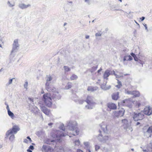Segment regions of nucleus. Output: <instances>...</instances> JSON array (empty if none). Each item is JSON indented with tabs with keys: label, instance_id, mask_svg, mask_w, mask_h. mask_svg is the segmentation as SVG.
Instances as JSON below:
<instances>
[{
	"label": "nucleus",
	"instance_id": "obj_27",
	"mask_svg": "<svg viewBox=\"0 0 152 152\" xmlns=\"http://www.w3.org/2000/svg\"><path fill=\"white\" fill-rule=\"evenodd\" d=\"M101 127L104 133L106 132V131L107 130V127L106 125H102L101 126Z\"/></svg>",
	"mask_w": 152,
	"mask_h": 152
},
{
	"label": "nucleus",
	"instance_id": "obj_57",
	"mask_svg": "<svg viewBox=\"0 0 152 152\" xmlns=\"http://www.w3.org/2000/svg\"><path fill=\"white\" fill-rule=\"evenodd\" d=\"M100 135L102 136V134H100Z\"/></svg>",
	"mask_w": 152,
	"mask_h": 152
},
{
	"label": "nucleus",
	"instance_id": "obj_35",
	"mask_svg": "<svg viewBox=\"0 0 152 152\" xmlns=\"http://www.w3.org/2000/svg\"><path fill=\"white\" fill-rule=\"evenodd\" d=\"M84 144L87 148H88L89 147V145L88 142H84Z\"/></svg>",
	"mask_w": 152,
	"mask_h": 152
},
{
	"label": "nucleus",
	"instance_id": "obj_1",
	"mask_svg": "<svg viewBox=\"0 0 152 152\" xmlns=\"http://www.w3.org/2000/svg\"><path fill=\"white\" fill-rule=\"evenodd\" d=\"M55 97V96H51L50 94L46 93L43 95L42 100L46 106L50 107L52 105V98L53 99Z\"/></svg>",
	"mask_w": 152,
	"mask_h": 152
},
{
	"label": "nucleus",
	"instance_id": "obj_22",
	"mask_svg": "<svg viewBox=\"0 0 152 152\" xmlns=\"http://www.w3.org/2000/svg\"><path fill=\"white\" fill-rule=\"evenodd\" d=\"M27 139H28V140L27 139H25V140H24V142L25 143H28L29 142H32V140L29 137H27Z\"/></svg>",
	"mask_w": 152,
	"mask_h": 152
},
{
	"label": "nucleus",
	"instance_id": "obj_9",
	"mask_svg": "<svg viewBox=\"0 0 152 152\" xmlns=\"http://www.w3.org/2000/svg\"><path fill=\"white\" fill-rule=\"evenodd\" d=\"M85 102L88 104L90 105H93L95 104L93 100L92 97L88 96L85 100Z\"/></svg>",
	"mask_w": 152,
	"mask_h": 152
},
{
	"label": "nucleus",
	"instance_id": "obj_44",
	"mask_svg": "<svg viewBox=\"0 0 152 152\" xmlns=\"http://www.w3.org/2000/svg\"><path fill=\"white\" fill-rule=\"evenodd\" d=\"M102 69H100L98 70L97 71V72L98 73H99L101 71H102Z\"/></svg>",
	"mask_w": 152,
	"mask_h": 152
},
{
	"label": "nucleus",
	"instance_id": "obj_2",
	"mask_svg": "<svg viewBox=\"0 0 152 152\" xmlns=\"http://www.w3.org/2000/svg\"><path fill=\"white\" fill-rule=\"evenodd\" d=\"M132 116L135 121H138L142 120L144 118V115L141 113H139L134 112L132 114Z\"/></svg>",
	"mask_w": 152,
	"mask_h": 152
},
{
	"label": "nucleus",
	"instance_id": "obj_39",
	"mask_svg": "<svg viewBox=\"0 0 152 152\" xmlns=\"http://www.w3.org/2000/svg\"><path fill=\"white\" fill-rule=\"evenodd\" d=\"M12 79H10L9 80V84H11L12 83Z\"/></svg>",
	"mask_w": 152,
	"mask_h": 152
},
{
	"label": "nucleus",
	"instance_id": "obj_50",
	"mask_svg": "<svg viewBox=\"0 0 152 152\" xmlns=\"http://www.w3.org/2000/svg\"><path fill=\"white\" fill-rule=\"evenodd\" d=\"M140 124V123L139 122H137L136 123V125H139V124Z\"/></svg>",
	"mask_w": 152,
	"mask_h": 152
},
{
	"label": "nucleus",
	"instance_id": "obj_26",
	"mask_svg": "<svg viewBox=\"0 0 152 152\" xmlns=\"http://www.w3.org/2000/svg\"><path fill=\"white\" fill-rule=\"evenodd\" d=\"M149 147L148 148V151L151 152L152 151V142H151L149 144Z\"/></svg>",
	"mask_w": 152,
	"mask_h": 152
},
{
	"label": "nucleus",
	"instance_id": "obj_54",
	"mask_svg": "<svg viewBox=\"0 0 152 152\" xmlns=\"http://www.w3.org/2000/svg\"><path fill=\"white\" fill-rule=\"evenodd\" d=\"M54 141V140H51V142H53V141Z\"/></svg>",
	"mask_w": 152,
	"mask_h": 152
},
{
	"label": "nucleus",
	"instance_id": "obj_13",
	"mask_svg": "<svg viewBox=\"0 0 152 152\" xmlns=\"http://www.w3.org/2000/svg\"><path fill=\"white\" fill-rule=\"evenodd\" d=\"M132 58L130 55H126L124 57L123 61H130L132 60Z\"/></svg>",
	"mask_w": 152,
	"mask_h": 152
},
{
	"label": "nucleus",
	"instance_id": "obj_19",
	"mask_svg": "<svg viewBox=\"0 0 152 152\" xmlns=\"http://www.w3.org/2000/svg\"><path fill=\"white\" fill-rule=\"evenodd\" d=\"M132 94L135 97H139L140 95L139 92L137 91H133Z\"/></svg>",
	"mask_w": 152,
	"mask_h": 152
},
{
	"label": "nucleus",
	"instance_id": "obj_49",
	"mask_svg": "<svg viewBox=\"0 0 152 152\" xmlns=\"http://www.w3.org/2000/svg\"><path fill=\"white\" fill-rule=\"evenodd\" d=\"M86 39H88L89 38V36H86Z\"/></svg>",
	"mask_w": 152,
	"mask_h": 152
},
{
	"label": "nucleus",
	"instance_id": "obj_58",
	"mask_svg": "<svg viewBox=\"0 0 152 152\" xmlns=\"http://www.w3.org/2000/svg\"><path fill=\"white\" fill-rule=\"evenodd\" d=\"M144 151H146V150H144Z\"/></svg>",
	"mask_w": 152,
	"mask_h": 152
},
{
	"label": "nucleus",
	"instance_id": "obj_32",
	"mask_svg": "<svg viewBox=\"0 0 152 152\" xmlns=\"http://www.w3.org/2000/svg\"><path fill=\"white\" fill-rule=\"evenodd\" d=\"M64 70L66 72L69 71L70 70V69L68 66H64Z\"/></svg>",
	"mask_w": 152,
	"mask_h": 152
},
{
	"label": "nucleus",
	"instance_id": "obj_53",
	"mask_svg": "<svg viewBox=\"0 0 152 152\" xmlns=\"http://www.w3.org/2000/svg\"><path fill=\"white\" fill-rule=\"evenodd\" d=\"M99 132H100V133H101V131H99Z\"/></svg>",
	"mask_w": 152,
	"mask_h": 152
},
{
	"label": "nucleus",
	"instance_id": "obj_45",
	"mask_svg": "<svg viewBox=\"0 0 152 152\" xmlns=\"http://www.w3.org/2000/svg\"><path fill=\"white\" fill-rule=\"evenodd\" d=\"M86 152H91V151L90 149H88L87 150Z\"/></svg>",
	"mask_w": 152,
	"mask_h": 152
},
{
	"label": "nucleus",
	"instance_id": "obj_42",
	"mask_svg": "<svg viewBox=\"0 0 152 152\" xmlns=\"http://www.w3.org/2000/svg\"><path fill=\"white\" fill-rule=\"evenodd\" d=\"M61 129L63 131H64L65 130V127L64 126L61 128Z\"/></svg>",
	"mask_w": 152,
	"mask_h": 152
},
{
	"label": "nucleus",
	"instance_id": "obj_59",
	"mask_svg": "<svg viewBox=\"0 0 152 152\" xmlns=\"http://www.w3.org/2000/svg\"><path fill=\"white\" fill-rule=\"evenodd\" d=\"M120 1H121V0H120Z\"/></svg>",
	"mask_w": 152,
	"mask_h": 152
},
{
	"label": "nucleus",
	"instance_id": "obj_38",
	"mask_svg": "<svg viewBox=\"0 0 152 152\" xmlns=\"http://www.w3.org/2000/svg\"><path fill=\"white\" fill-rule=\"evenodd\" d=\"M15 137V136L14 134H12L9 137L10 140L13 139Z\"/></svg>",
	"mask_w": 152,
	"mask_h": 152
},
{
	"label": "nucleus",
	"instance_id": "obj_8",
	"mask_svg": "<svg viewBox=\"0 0 152 152\" xmlns=\"http://www.w3.org/2000/svg\"><path fill=\"white\" fill-rule=\"evenodd\" d=\"M144 113L147 115L152 114V108L150 106H146L144 108Z\"/></svg>",
	"mask_w": 152,
	"mask_h": 152
},
{
	"label": "nucleus",
	"instance_id": "obj_51",
	"mask_svg": "<svg viewBox=\"0 0 152 152\" xmlns=\"http://www.w3.org/2000/svg\"><path fill=\"white\" fill-rule=\"evenodd\" d=\"M53 124V123H50L48 124V125L49 126H51Z\"/></svg>",
	"mask_w": 152,
	"mask_h": 152
},
{
	"label": "nucleus",
	"instance_id": "obj_31",
	"mask_svg": "<svg viewBox=\"0 0 152 152\" xmlns=\"http://www.w3.org/2000/svg\"><path fill=\"white\" fill-rule=\"evenodd\" d=\"M34 146L32 145H31L30 146V147H29V149L27 150V151L28 152H32V151L31 150H30V149L31 150H34Z\"/></svg>",
	"mask_w": 152,
	"mask_h": 152
},
{
	"label": "nucleus",
	"instance_id": "obj_15",
	"mask_svg": "<svg viewBox=\"0 0 152 152\" xmlns=\"http://www.w3.org/2000/svg\"><path fill=\"white\" fill-rule=\"evenodd\" d=\"M118 97V92L116 93H114L112 95V98L114 100H117Z\"/></svg>",
	"mask_w": 152,
	"mask_h": 152
},
{
	"label": "nucleus",
	"instance_id": "obj_4",
	"mask_svg": "<svg viewBox=\"0 0 152 152\" xmlns=\"http://www.w3.org/2000/svg\"><path fill=\"white\" fill-rule=\"evenodd\" d=\"M65 134L63 133L62 132L56 131L55 132L54 134H52V136L56 139L59 140L62 137L65 136Z\"/></svg>",
	"mask_w": 152,
	"mask_h": 152
},
{
	"label": "nucleus",
	"instance_id": "obj_48",
	"mask_svg": "<svg viewBox=\"0 0 152 152\" xmlns=\"http://www.w3.org/2000/svg\"><path fill=\"white\" fill-rule=\"evenodd\" d=\"M29 99L30 100L32 101V102H33V100L31 98H29Z\"/></svg>",
	"mask_w": 152,
	"mask_h": 152
},
{
	"label": "nucleus",
	"instance_id": "obj_37",
	"mask_svg": "<svg viewBox=\"0 0 152 152\" xmlns=\"http://www.w3.org/2000/svg\"><path fill=\"white\" fill-rule=\"evenodd\" d=\"M100 148V147L98 145H95V150L96 151H97L98 150H99V149Z\"/></svg>",
	"mask_w": 152,
	"mask_h": 152
},
{
	"label": "nucleus",
	"instance_id": "obj_20",
	"mask_svg": "<svg viewBox=\"0 0 152 152\" xmlns=\"http://www.w3.org/2000/svg\"><path fill=\"white\" fill-rule=\"evenodd\" d=\"M8 113L10 117L12 118H14L15 116L13 113L11 112L10 110H8Z\"/></svg>",
	"mask_w": 152,
	"mask_h": 152
},
{
	"label": "nucleus",
	"instance_id": "obj_56",
	"mask_svg": "<svg viewBox=\"0 0 152 152\" xmlns=\"http://www.w3.org/2000/svg\"><path fill=\"white\" fill-rule=\"evenodd\" d=\"M72 135L74 136L75 135V134H73Z\"/></svg>",
	"mask_w": 152,
	"mask_h": 152
},
{
	"label": "nucleus",
	"instance_id": "obj_12",
	"mask_svg": "<svg viewBox=\"0 0 152 152\" xmlns=\"http://www.w3.org/2000/svg\"><path fill=\"white\" fill-rule=\"evenodd\" d=\"M70 130L73 132V133H75L76 135H78L80 132L78 128L75 126H72L70 129Z\"/></svg>",
	"mask_w": 152,
	"mask_h": 152
},
{
	"label": "nucleus",
	"instance_id": "obj_28",
	"mask_svg": "<svg viewBox=\"0 0 152 152\" xmlns=\"http://www.w3.org/2000/svg\"><path fill=\"white\" fill-rule=\"evenodd\" d=\"M13 45L16 48L18 47V41L17 39L14 41Z\"/></svg>",
	"mask_w": 152,
	"mask_h": 152
},
{
	"label": "nucleus",
	"instance_id": "obj_40",
	"mask_svg": "<svg viewBox=\"0 0 152 152\" xmlns=\"http://www.w3.org/2000/svg\"><path fill=\"white\" fill-rule=\"evenodd\" d=\"M77 152H83L82 150L78 149L77 150Z\"/></svg>",
	"mask_w": 152,
	"mask_h": 152
},
{
	"label": "nucleus",
	"instance_id": "obj_43",
	"mask_svg": "<svg viewBox=\"0 0 152 152\" xmlns=\"http://www.w3.org/2000/svg\"><path fill=\"white\" fill-rule=\"evenodd\" d=\"M96 36H100L101 35V34H99L96 33Z\"/></svg>",
	"mask_w": 152,
	"mask_h": 152
},
{
	"label": "nucleus",
	"instance_id": "obj_23",
	"mask_svg": "<svg viewBox=\"0 0 152 152\" xmlns=\"http://www.w3.org/2000/svg\"><path fill=\"white\" fill-rule=\"evenodd\" d=\"M121 122L123 126L126 125L128 124V121L126 119H122L121 121Z\"/></svg>",
	"mask_w": 152,
	"mask_h": 152
},
{
	"label": "nucleus",
	"instance_id": "obj_52",
	"mask_svg": "<svg viewBox=\"0 0 152 152\" xmlns=\"http://www.w3.org/2000/svg\"><path fill=\"white\" fill-rule=\"evenodd\" d=\"M132 150L133 151H134V149H132Z\"/></svg>",
	"mask_w": 152,
	"mask_h": 152
},
{
	"label": "nucleus",
	"instance_id": "obj_55",
	"mask_svg": "<svg viewBox=\"0 0 152 152\" xmlns=\"http://www.w3.org/2000/svg\"><path fill=\"white\" fill-rule=\"evenodd\" d=\"M0 47H1V44H0Z\"/></svg>",
	"mask_w": 152,
	"mask_h": 152
},
{
	"label": "nucleus",
	"instance_id": "obj_11",
	"mask_svg": "<svg viewBox=\"0 0 152 152\" xmlns=\"http://www.w3.org/2000/svg\"><path fill=\"white\" fill-rule=\"evenodd\" d=\"M108 108L110 110H115L117 109V106L114 103L109 102L107 104Z\"/></svg>",
	"mask_w": 152,
	"mask_h": 152
},
{
	"label": "nucleus",
	"instance_id": "obj_5",
	"mask_svg": "<svg viewBox=\"0 0 152 152\" xmlns=\"http://www.w3.org/2000/svg\"><path fill=\"white\" fill-rule=\"evenodd\" d=\"M125 112L124 109V108H121L118 111L113 112V116L115 118L122 117L124 115Z\"/></svg>",
	"mask_w": 152,
	"mask_h": 152
},
{
	"label": "nucleus",
	"instance_id": "obj_18",
	"mask_svg": "<svg viewBox=\"0 0 152 152\" xmlns=\"http://www.w3.org/2000/svg\"><path fill=\"white\" fill-rule=\"evenodd\" d=\"M42 111L46 115H48L49 114L50 111L47 108H45L42 110Z\"/></svg>",
	"mask_w": 152,
	"mask_h": 152
},
{
	"label": "nucleus",
	"instance_id": "obj_46",
	"mask_svg": "<svg viewBox=\"0 0 152 152\" xmlns=\"http://www.w3.org/2000/svg\"><path fill=\"white\" fill-rule=\"evenodd\" d=\"M7 111H8V110H10L9 107V106L8 105H7Z\"/></svg>",
	"mask_w": 152,
	"mask_h": 152
},
{
	"label": "nucleus",
	"instance_id": "obj_21",
	"mask_svg": "<svg viewBox=\"0 0 152 152\" xmlns=\"http://www.w3.org/2000/svg\"><path fill=\"white\" fill-rule=\"evenodd\" d=\"M30 5H26L23 4H21L19 5V7L22 9H25L30 6Z\"/></svg>",
	"mask_w": 152,
	"mask_h": 152
},
{
	"label": "nucleus",
	"instance_id": "obj_30",
	"mask_svg": "<svg viewBox=\"0 0 152 152\" xmlns=\"http://www.w3.org/2000/svg\"><path fill=\"white\" fill-rule=\"evenodd\" d=\"M147 132L149 133H152V126H150L148 129Z\"/></svg>",
	"mask_w": 152,
	"mask_h": 152
},
{
	"label": "nucleus",
	"instance_id": "obj_36",
	"mask_svg": "<svg viewBox=\"0 0 152 152\" xmlns=\"http://www.w3.org/2000/svg\"><path fill=\"white\" fill-rule=\"evenodd\" d=\"M74 142L76 145H79L80 144V142L79 140H75Z\"/></svg>",
	"mask_w": 152,
	"mask_h": 152
},
{
	"label": "nucleus",
	"instance_id": "obj_10",
	"mask_svg": "<svg viewBox=\"0 0 152 152\" xmlns=\"http://www.w3.org/2000/svg\"><path fill=\"white\" fill-rule=\"evenodd\" d=\"M132 102L129 99H126L121 102V104L124 106H130L131 105Z\"/></svg>",
	"mask_w": 152,
	"mask_h": 152
},
{
	"label": "nucleus",
	"instance_id": "obj_29",
	"mask_svg": "<svg viewBox=\"0 0 152 152\" xmlns=\"http://www.w3.org/2000/svg\"><path fill=\"white\" fill-rule=\"evenodd\" d=\"M118 84L116 86L118 88H120L122 86V85L121 82L118 80Z\"/></svg>",
	"mask_w": 152,
	"mask_h": 152
},
{
	"label": "nucleus",
	"instance_id": "obj_14",
	"mask_svg": "<svg viewBox=\"0 0 152 152\" xmlns=\"http://www.w3.org/2000/svg\"><path fill=\"white\" fill-rule=\"evenodd\" d=\"M98 88L96 87H93L92 86H88L87 88L88 91H93L96 90Z\"/></svg>",
	"mask_w": 152,
	"mask_h": 152
},
{
	"label": "nucleus",
	"instance_id": "obj_7",
	"mask_svg": "<svg viewBox=\"0 0 152 152\" xmlns=\"http://www.w3.org/2000/svg\"><path fill=\"white\" fill-rule=\"evenodd\" d=\"M42 151L43 152H53V149L49 146L43 145L42 148Z\"/></svg>",
	"mask_w": 152,
	"mask_h": 152
},
{
	"label": "nucleus",
	"instance_id": "obj_24",
	"mask_svg": "<svg viewBox=\"0 0 152 152\" xmlns=\"http://www.w3.org/2000/svg\"><path fill=\"white\" fill-rule=\"evenodd\" d=\"M134 58L135 61H138V58H137L136 55L134 53H132L130 54Z\"/></svg>",
	"mask_w": 152,
	"mask_h": 152
},
{
	"label": "nucleus",
	"instance_id": "obj_25",
	"mask_svg": "<svg viewBox=\"0 0 152 152\" xmlns=\"http://www.w3.org/2000/svg\"><path fill=\"white\" fill-rule=\"evenodd\" d=\"M77 76L75 75H72L70 77V79L71 80H74L77 79Z\"/></svg>",
	"mask_w": 152,
	"mask_h": 152
},
{
	"label": "nucleus",
	"instance_id": "obj_16",
	"mask_svg": "<svg viewBox=\"0 0 152 152\" xmlns=\"http://www.w3.org/2000/svg\"><path fill=\"white\" fill-rule=\"evenodd\" d=\"M110 75V72L108 70H106L104 74V78H107Z\"/></svg>",
	"mask_w": 152,
	"mask_h": 152
},
{
	"label": "nucleus",
	"instance_id": "obj_41",
	"mask_svg": "<svg viewBox=\"0 0 152 152\" xmlns=\"http://www.w3.org/2000/svg\"><path fill=\"white\" fill-rule=\"evenodd\" d=\"M140 19L141 21H142L145 19V17H142L140 18Z\"/></svg>",
	"mask_w": 152,
	"mask_h": 152
},
{
	"label": "nucleus",
	"instance_id": "obj_47",
	"mask_svg": "<svg viewBox=\"0 0 152 152\" xmlns=\"http://www.w3.org/2000/svg\"><path fill=\"white\" fill-rule=\"evenodd\" d=\"M54 94H58V92L57 91H55L54 92Z\"/></svg>",
	"mask_w": 152,
	"mask_h": 152
},
{
	"label": "nucleus",
	"instance_id": "obj_6",
	"mask_svg": "<svg viewBox=\"0 0 152 152\" xmlns=\"http://www.w3.org/2000/svg\"><path fill=\"white\" fill-rule=\"evenodd\" d=\"M52 78L50 76H47V80L46 83L45 84L46 88L47 89L48 91H50L51 90L52 91L54 90H56V88H54L53 89H52V90L50 89V86L49 85V83L48 82L49 81H51L52 80Z\"/></svg>",
	"mask_w": 152,
	"mask_h": 152
},
{
	"label": "nucleus",
	"instance_id": "obj_34",
	"mask_svg": "<svg viewBox=\"0 0 152 152\" xmlns=\"http://www.w3.org/2000/svg\"><path fill=\"white\" fill-rule=\"evenodd\" d=\"M72 87V86L71 84L68 83V85L66 86L65 87V88L66 89H69L70 88H71Z\"/></svg>",
	"mask_w": 152,
	"mask_h": 152
},
{
	"label": "nucleus",
	"instance_id": "obj_33",
	"mask_svg": "<svg viewBox=\"0 0 152 152\" xmlns=\"http://www.w3.org/2000/svg\"><path fill=\"white\" fill-rule=\"evenodd\" d=\"M98 67V66H93L92 68L91 69V72H94V71H95L96 70L97 68Z\"/></svg>",
	"mask_w": 152,
	"mask_h": 152
},
{
	"label": "nucleus",
	"instance_id": "obj_3",
	"mask_svg": "<svg viewBox=\"0 0 152 152\" xmlns=\"http://www.w3.org/2000/svg\"><path fill=\"white\" fill-rule=\"evenodd\" d=\"M20 130V128L17 126H13L11 129L8 130L6 133V136L8 137L10 135L16 134Z\"/></svg>",
	"mask_w": 152,
	"mask_h": 152
},
{
	"label": "nucleus",
	"instance_id": "obj_17",
	"mask_svg": "<svg viewBox=\"0 0 152 152\" xmlns=\"http://www.w3.org/2000/svg\"><path fill=\"white\" fill-rule=\"evenodd\" d=\"M135 107L136 108H139L141 105V104L140 102L139 101H136L135 104Z\"/></svg>",
	"mask_w": 152,
	"mask_h": 152
}]
</instances>
